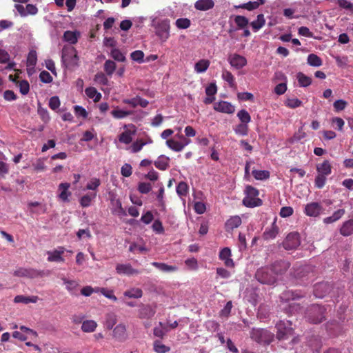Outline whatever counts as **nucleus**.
<instances>
[{
    "mask_svg": "<svg viewBox=\"0 0 353 353\" xmlns=\"http://www.w3.org/2000/svg\"><path fill=\"white\" fill-rule=\"evenodd\" d=\"M155 312L150 305H145L139 310V317L141 319H150L154 316Z\"/></svg>",
    "mask_w": 353,
    "mask_h": 353,
    "instance_id": "38",
    "label": "nucleus"
},
{
    "mask_svg": "<svg viewBox=\"0 0 353 353\" xmlns=\"http://www.w3.org/2000/svg\"><path fill=\"white\" fill-rule=\"evenodd\" d=\"M325 311L324 306L314 304L307 309L305 317L310 323L319 324L325 320Z\"/></svg>",
    "mask_w": 353,
    "mask_h": 353,
    "instance_id": "1",
    "label": "nucleus"
},
{
    "mask_svg": "<svg viewBox=\"0 0 353 353\" xmlns=\"http://www.w3.org/2000/svg\"><path fill=\"white\" fill-rule=\"evenodd\" d=\"M237 117L243 123L248 124L251 121V117L245 110H241L239 111Z\"/></svg>",
    "mask_w": 353,
    "mask_h": 353,
    "instance_id": "50",
    "label": "nucleus"
},
{
    "mask_svg": "<svg viewBox=\"0 0 353 353\" xmlns=\"http://www.w3.org/2000/svg\"><path fill=\"white\" fill-rule=\"evenodd\" d=\"M286 106L290 108H296L302 104V101L297 98L288 99L285 102Z\"/></svg>",
    "mask_w": 353,
    "mask_h": 353,
    "instance_id": "56",
    "label": "nucleus"
},
{
    "mask_svg": "<svg viewBox=\"0 0 353 353\" xmlns=\"http://www.w3.org/2000/svg\"><path fill=\"white\" fill-rule=\"evenodd\" d=\"M61 105L59 98L57 96L52 97L49 101V107L52 110H57Z\"/></svg>",
    "mask_w": 353,
    "mask_h": 353,
    "instance_id": "59",
    "label": "nucleus"
},
{
    "mask_svg": "<svg viewBox=\"0 0 353 353\" xmlns=\"http://www.w3.org/2000/svg\"><path fill=\"white\" fill-rule=\"evenodd\" d=\"M61 58L68 67L79 66V58L76 49L73 46H64L62 49Z\"/></svg>",
    "mask_w": 353,
    "mask_h": 353,
    "instance_id": "3",
    "label": "nucleus"
},
{
    "mask_svg": "<svg viewBox=\"0 0 353 353\" xmlns=\"http://www.w3.org/2000/svg\"><path fill=\"white\" fill-rule=\"evenodd\" d=\"M123 294L128 298L139 299L143 296V291L141 288H132L125 291Z\"/></svg>",
    "mask_w": 353,
    "mask_h": 353,
    "instance_id": "34",
    "label": "nucleus"
},
{
    "mask_svg": "<svg viewBox=\"0 0 353 353\" xmlns=\"http://www.w3.org/2000/svg\"><path fill=\"white\" fill-rule=\"evenodd\" d=\"M214 110L225 113V114H233L235 111L234 106L230 102L221 101L214 104Z\"/></svg>",
    "mask_w": 353,
    "mask_h": 353,
    "instance_id": "12",
    "label": "nucleus"
},
{
    "mask_svg": "<svg viewBox=\"0 0 353 353\" xmlns=\"http://www.w3.org/2000/svg\"><path fill=\"white\" fill-rule=\"evenodd\" d=\"M222 78L227 81L231 88L235 86V79L233 74L228 70H223L222 72Z\"/></svg>",
    "mask_w": 353,
    "mask_h": 353,
    "instance_id": "48",
    "label": "nucleus"
},
{
    "mask_svg": "<svg viewBox=\"0 0 353 353\" xmlns=\"http://www.w3.org/2000/svg\"><path fill=\"white\" fill-rule=\"evenodd\" d=\"M214 6L213 0H198L194 3V8L201 11L212 9Z\"/></svg>",
    "mask_w": 353,
    "mask_h": 353,
    "instance_id": "25",
    "label": "nucleus"
},
{
    "mask_svg": "<svg viewBox=\"0 0 353 353\" xmlns=\"http://www.w3.org/2000/svg\"><path fill=\"white\" fill-rule=\"evenodd\" d=\"M117 316L113 313H109L105 316V327L108 330H112L117 323Z\"/></svg>",
    "mask_w": 353,
    "mask_h": 353,
    "instance_id": "41",
    "label": "nucleus"
},
{
    "mask_svg": "<svg viewBox=\"0 0 353 353\" xmlns=\"http://www.w3.org/2000/svg\"><path fill=\"white\" fill-rule=\"evenodd\" d=\"M110 56L112 59L119 62H124L126 60L125 55L117 48H112L111 50Z\"/></svg>",
    "mask_w": 353,
    "mask_h": 353,
    "instance_id": "44",
    "label": "nucleus"
},
{
    "mask_svg": "<svg viewBox=\"0 0 353 353\" xmlns=\"http://www.w3.org/2000/svg\"><path fill=\"white\" fill-rule=\"evenodd\" d=\"M132 132L130 130H125L119 136V140L121 143L129 144L132 141Z\"/></svg>",
    "mask_w": 353,
    "mask_h": 353,
    "instance_id": "46",
    "label": "nucleus"
},
{
    "mask_svg": "<svg viewBox=\"0 0 353 353\" xmlns=\"http://www.w3.org/2000/svg\"><path fill=\"white\" fill-rule=\"evenodd\" d=\"M121 174L125 177H129L132 173V166L128 163H125L121 169Z\"/></svg>",
    "mask_w": 353,
    "mask_h": 353,
    "instance_id": "64",
    "label": "nucleus"
},
{
    "mask_svg": "<svg viewBox=\"0 0 353 353\" xmlns=\"http://www.w3.org/2000/svg\"><path fill=\"white\" fill-rule=\"evenodd\" d=\"M137 189L141 194H148L152 190V185L150 183L141 182L139 183Z\"/></svg>",
    "mask_w": 353,
    "mask_h": 353,
    "instance_id": "55",
    "label": "nucleus"
},
{
    "mask_svg": "<svg viewBox=\"0 0 353 353\" xmlns=\"http://www.w3.org/2000/svg\"><path fill=\"white\" fill-rule=\"evenodd\" d=\"M300 244V235L296 232L289 233L281 243V245L285 250H296Z\"/></svg>",
    "mask_w": 353,
    "mask_h": 353,
    "instance_id": "5",
    "label": "nucleus"
},
{
    "mask_svg": "<svg viewBox=\"0 0 353 353\" xmlns=\"http://www.w3.org/2000/svg\"><path fill=\"white\" fill-rule=\"evenodd\" d=\"M234 22L236 24L238 29H244L247 28L249 24L248 18L241 15L235 16Z\"/></svg>",
    "mask_w": 353,
    "mask_h": 353,
    "instance_id": "40",
    "label": "nucleus"
},
{
    "mask_svg": "<svg viewBox=\"0 0 353 353\" xmlns=\"http://www.w3.org/2000/svg\"><path fill=\"white\" fill-rule=\"evenodd\" d=\"M234 130L236 134H239L241 136H245L248 133V124L241 123L237 125L234 128Z\"/></svg>",
    "mask_w": 353,
    "mask_h": 353,
    "instance_id": "52",
    "label": "nucleus"
},
{
    "mask_svg": "<svg viewBox=\"0 0 353 353\" xmlns=\"http://www.w3.org/2000/svg\"><path fill=\"white\" fill-rule=\"evenodd\" d=\"M324 210L323 205L318 202H311L305 205L304 213L310 217H317Z\"/></svg>",
    "mask_w": 353,
    "mask_h": 353,
    "instance_id": "7",
    "label": "nucleus"
},
{
    "mask_svg": "<svg viewBox=\"0 0 353 353\" xmlns=\"http://www.w3.org/2000/svg\"><path fill=\"white\" fill-rule=\"evenodd\" d=\"M113 334L119 340H125L126 339V326L123 323L117 325L113 330Z\"/></svg>",
    "mask_w": 353,
    "mask_h": 353,
    "instance_id": "29",
    "label": "nucleus"
},
{
    "mask_svg": "<svg viewBox=\"0 0 353 353\" xmlns=\"http://www.w3.org/2000/svg\"><path fill=\"white\" fill-rule=\"evenodd\" d=\"M175 24L179 29H186L190 26L191 21L188 18H179L176 21Z\"/></svg>",
    "mask_w": 353,
    "mask_h": 353,
    "instance_id": "51",
    "label": "nucleus"
},
{
    "mask_svg": "<svg viewBox=\"0 0 353 353\" xmlns=\"http://www.w3.org/2000/svg\"><path fill=\"white\" fill-rule=\"evenodd\" d=\"M116 271L119 274H125L128 276L138 274L141 272L138 270L133 268L130 264H117Z\"/></svg>",
    "mask_w": 353,
    "mask_h": 353,
    "instance_id": "14",
    "label": "nucleus"
},
{
    "mask_svg": "<svg viewBox=\"0 0 353 353\" xmlns=\"http://www.w3.org/2000/svg\"><path fill=\"white\" fill-rule=\"evenodd\" d=\"M297 79L300 86L301 87H307L312 83V79L302 72H299L297 74Z\"/></svg>",
    "mask_w": 353,
    "mask_h": 353,
    "instance_id": "43",
    "label": "nucleus"
},
{
    "mask_svg": "<svg viewBox=\"0 0 353 353\" xmlns=\"http://www.w3.org/2000/svg\"><path fill=\"white\" fill-rule=\"evenodd\" d=\"M279 227L274 222L270 228H268L263 234V238L264 240L269 241L274 239L279 234Z\"/></svg>",
    "mask_w": 353,
    "mask_h": 353,
    "instance_id": "20",
    "label": "nucleus"
},
{
    "mask_svg": "<svg viewBox=\"0 0 353 353\" xmlns=\"http://www.w3.org/2000/svg\"><path fill=\"white\" fill-rule=\"evenodd\" d=\"M65 249L62 247H58L57 249H55L52 251H48V261L49 262H64V259L62 256L64 253Z\"/></svg>",
    "mask_w": 353,
    "mask_h": 353,
    "instance_id": "11",
    "label": "nucleus"
},
{
    "mask_svg": "<svg viewBox=\"0 0 353 353\" xmlns=\"http://www.w3.org/2000/svg\"><path fill=\"white\" fill-rule=\"evenodd\" d=\"M340 234L343 236H349L353 234V219L343 223L340 228Z\"/></svg>",
    "mask_w": 353,
    "mask_h": 353,
    "instance_id": "24",
    "label": "nucleus"
},
{
    "mask_svg": "<svg viewBox=\"0 0 353 353\" xmlns=\"http://www.w3.org/2000/svg\"><path fill=\"white\" fill-rule=\"evenodd\" d=\"M70 187V184L69 183H61L59 185V190L60 191L58 197L60 200L63 202H69V197L71 196L72 193L68 190Z\"/></svg>",
    "mask_w": 353,
    "mask_h": 353,
    "instance_id": "15",
    "label": "nucleus"
},
{
    "mask_svg": "<svg viewBox=\"0 0 353 353\" xmlns=\"http://www.w3.org/2000/svg\"><path fill=\"white\" fill-rule=\"evenodd\" d=\"M151 264L164 273H170L178 270L176 265H168L165 263L152 262Z\"/></svg>",
    "mask_w": 353,
    "mask_h": 353,
    "instance_id": "22",
    "label": "nucleus"
},
{
    "mask_svg": "<svg viewBox=\"0 0 353 353\" xmlns=\"http://www.w3.org/2000/svg\"><path fill=\"white\" fill-rule=\"evenodd\" d=\"M210 62L208 59H201L194 65V70L197 73L205 72L209 68Z\"/></svg>",
    "mask_w": 353,
    "mask_h": 353,
    "instance_id": "31",
    "label": "nucleus"
},
{
    "mask_svg": "<svg viewBox=\"0 0 353 353\" xmlns=\"http://www.w3.org/2000/svg\"><path fill=\"white\" fill-rule=\"evenodd\" d=\"M79 36V32L67 30L63 34V39L70 44H75L78 41Z\"/></svg>",
    "mask_w": 353,
    "mask_h": 353,
    "instance_id": "33",
    "label": "nucleus"
},
{
    "mask_svg": "<svg viewBox=\"0 0 353 353\" xmlns=\"http://www.w3.org/2000/svg\"><path fill=\"white\" fill-rule=\"evenodd\" d=\"M85 94L94 102H98L101 99V94L94 87H88L85 90Z\"/></svg>",
    "mask_w": 353,
    "mask_h": 353,
    "instance_id": "32",
    "label": "nucleus"
},
{
    "mask_svg": "<svg viewBox=\"0 0 353 353\" xmlns=\"http://www.w3.org/2000/svg\"><path fill=\"white\" fill-rule=\"evenodd\" d=\"M103 68L107 75L112 76L116 70V63L112 60H107Z\"/></svg>",
    "mask_w": 353,
    "mask_h": 353,
    "instance_id": "45",
    "label": "nucleus"
},
{
    "mask_svg": "<svg viewBox=\"0 0 353 353\" xmlns=\"http://www.w3.org/2000/svg\"><path fill=\"white\" fill-rule=\"evenodd\" d=\"M98 326L97 323L94 320H85L82 322L81 330L83 332H94Z\"/></svg>",
    "mask_w": 353,
    "mask_h": 353,
    "instance_id": "28",
    "label": "nucleus"
},
{
    "mask_svg": "<svg viewBox=\"0 0 353 353\" xmlns=\"http://www.w3.org/2000/svg\"><path fill=\"white\" fill-rule=\"evenodd\" d=\"M232 308V301H228L223 309L220 311L219 315L221 317H228Z\"/></svg>",
    "mask_w": 353,
    "mask_h": 353,
    "instance_id": "57",
    "label": "nucleus"
},
{
    "mask_svg": "<svg viewBox=\"0 0 353 353\" xmlns=\"http://www.w3.org/2000/svg\"><path fill=\"white\" fill-rule=\"evenodd\" d=\"M101 185L99 179L93 178L86 185V190H95Z\"/></svg>",
    "mask_w": 353,
    "mask_h": 353,
    "instance_id": "60",
    "label": "nucleus"
},
{
    "mask_svg": "<svg viewBox=\"0 0 353 353\" xmlns=\"http://www.w3.org/2000/svg\"><path fill=\"white\" fill-rule=\"evenodd\" d=\"M252 174L256 180H265L270 177V172L268 170H253Z\"/></svg>",
    "mask_w": 353,
    "mask_h": 353,
    "instance_id": "42",
    "label": "nucleus"
},
{
    "mask_svg": "<svg viewBox=\"0 0 353 353\" xmlns=\"http://www.w3.org/2000/svg\"><path fill=\"white\" fill-rule=\"evenodd\" d=\"M277 333L276 338L279 340H285L288 339L290 336L294 334L293 329L291 327H286L283 326V324H279L277 325Z\"/></svg>",
    "mask_w": 353,
    "mask_h": 353,
    "instance_id": "16",
    "label": "nucleus"
},
{
    "mask_svg": "<svg viewBox=\"0 0 353 353\" xmlns=\"http://www.w3.org/2000/svg\"><path fill=\"white\" fill-rule=\"evenodd\" d=\"M94 81L103 85H107L108 82L107 77L102 72H98L95 74Z\"/></svg>",
    "mask_w": 353,
    "mask_h": 353,
    "instance_id": "63",
    "label": "nucleus"
},
{
    "mask_svg": "<svg viewBox=\"0 0 353 353\" xmlns=\"http://www.w3.org/2000/svg\"><path fill=\"white\" fill-rule=\"evenodd\" d=\"M133 114L132 111L123 110L119 108H115L111 111L112 116L117 119H121L127 117Z\"/></svg>",
    "mask_w": 353,
    "mask_h": 353,
    "instance_id": "36",
    "label": "nucleus"
},
{
    "mask_svg": "<svg viewBox=\"0 0 353 353\" xmlns=\"http://www.w3.org/2000/svg\"><path fill=\"white\" fill-rule=\"evenodd\" d=\"M152 230L158 234H163L164 232V228L162 223L159 219L154 221L152 225Z\"/></svg>",
    "mask_w": 353,
    "mask_h": 353,
    "instance_id": "62",
    "label": "nucleus"
},
{
    "mask_svg": "<svg viewBox=\"0 0 353 353\" xmlns=\"http://www.w3.org/2000/svg\"><path fill=\"white\" fill-rule=\"evenodd\" d=\"M188 192V186L185 182L181 181L176 186L177 194L182 196H185Z\"/></svg>",
    "mask_w": 353,
    "mask_h": 353,
    "instance_id": "53",
    "label": "nucleus"
},
{
    "mask_svg": "<svg viewBox=\"0 0 353 353\" xmlns=\"http://www.w3.org/2000/svg\"><path fill=\"white\" fill-rule=\"evenodd\" d=\"M14 275L19 277L34 278L38 275V273L33 269L19 268L14 272Z\"/></svg>",
    "mask_w": 353,
    "mask_h": 353,
    "instance_id": "19",
    "label": "nucleus"
},
{
    "mask_svg": "<svg viewBox=\"0 0 353 353\" xmlns=\"http://www.w3.org/2000/svg\"><path fill=\"white\" fill-rule=\"evenodd\" d=\"M326 181V176H323L322 174H318L315 178V186L319 189L322 188Z\"/></svg>",
    "mask_w": 353,
    "mask_h": 353,
    "instance_id": "58",
    "label": "nucleus"
},
{
    "mask_svg": "<svg viewBox=\"0 0 353 353\" xmlns=\"http://www.w3.org/2000/svg\"><path fill=\"white\" fill-rule=\"evenodd\" d=\"M290 264L285 260H279L272 264V271L276 275L283 274L290 268Z\"/></svg>",
    "mask_w": 353,
    "mask_h": 353,
    "instance_id": "10",
    "label": "nucleus"
},
{
    "mask_svg": "<svg viewBox=\"0 0 353 353\" xmlns=\"http://www.w3.org/2000/svg\"><path fill=\"white\" fill-rule=\"evenodd\" d=\"M181 137L183 138V141H177L170 139L166 141V145L169 148L175 152H181L190 142V141L186 139L184 136H181Z\"/></svg>",
    "mask_w": 353,
    "mask_h": 353,
    "instance_id": "9",
    "label": "nucleus"
},
{
    "mask_svg": "<svg viewBox=\"0 0 353 353\" xmlns=\"http://www.w3.org/2000/svg\"><path fill=\"white\" fill-rule=\"evenodd\" d=\"M332 285L327 282H321L316 283L314 287V295L316 298H323L330 292Z\"/></svg>",
    "mask_w": 353,
    "mask_h": 353,
    "instance_id": "8",
    "label": "nucleus"
},
{
    "mask_svg": "<svg viewBox=\"0 0 353 353\" xmlns=\"http://www.w3.org/2000/svg\"><path fill=\"white\" fill-rule=\"evenodd\" d=\"M307 63L314 67H319L322 65V59L315 54H310L307 59Z\"/></svg>",
    "mask_w": 353,
    "mask_h": 353,
    "instance_id": "37",
    "label": "nucleus"
},
{
    "mask_svg": "<svg viewBox=\"0 0 353 353\" xmlns=\"http://www.w3.org/2000/svg\"><path fill=\"white\" fill-rule=\"evenodd\" d=\"M230 256L231 250L229 248H224L219 252V259L222 261H224L225 265L227 267L233 268L234 266V263Z\"/></svg>",
    "mask_w": 353,
    "mask_h": 353,
    "instance_id": "17",
    "label": "nucleus"
},
{
    "mask_svg": "<svg viewBox=\"0 0 353 353\" xmlns=\"http://www.w3.org/2000/svg\"><path fill=\"white\" fill-rule=\"evenodd\" d=\"M170 20L164 19L160 21L156 27V34L163 41H165L170 37Z\"/></svg>",
    "mask_w": 353,
    "mask_h": 353,
    "instance_id": "6",
    "label": "nucleus"
},
{
    "mask_svg": "<svg viewBox=\"0 0 353 353\" xmlns=\"http://www.w3.org/2000/svg\"><path fill=\"white\" fill-rule=\"evenodd\" d=\"M265 23V20L264 18V15L263 14H259L257 15V19L255 21H253L250 23V26H252L253 30L254 32L260 30Z\"/></svg>",
    "mask_w": 353,
    "mask_h": 353,
    "instance_id": "35",
    "label": "nucleus"
},
{
    "mask_svg": "<svg viewBox=\"0 0 353 353\" xmlns=\"http://www.w3.org/2000/svg\"><path fill=\"white\" fill-rule=\"evenodd\" d=\"M17 86L19 87V91L23 95H26L29 92L30 85L27 80L18 81L17 82Z\"/></svg>",
    "mask_w": 353,
    "mask_h": 353,
    "instance_id": "47",
    "label": "nucleus"
},
{
    "mask_svg": "<svg viewBox=\"0 0 353 353\" xmlns=\"http://www.w3.org/2000/svg\"><path fill=\"white\" fill-rule=\"evenodd\" d=\"M39 300L37 296H26L24 295H17L14 299V302L16 303L28 304L30 303H36Z\"/></svg>",
    "mask_w": 353,
    "mask_h": 353,
    "instance_id": "27",
    "label": "nucleus"
},
{
    "mask_svg": "<svg viewBox=\"0 0 353 353\" xmlns=\"http://www.w3.org/2000/svg\"><path fill=\"white\" fill-rule=\"evenodd\" d=\"M131 59L139 63L143 62L144 53L141 50H135L130 54Z\"/></svg>",
    "mask_w": 353,
    "mask_h": 353,
    "instance_id": "54",
    "label": "nucleus"
},
{
    "mask_svg": "<svg viewBox=\"0 0 353 353\" xmlns=\"http://www.w3.org/2000/svg\"><path fill=\"white\" fill-rule=\"evenodd\" d=\"M256 279L263 284L273 285L276 281V275L272 271V268L261 267L255 273Z\"/></svg>",
    "mask_w": 353,
    "mask_h": 353,
    "instance_id": "4",
    "label": "nucleus"
},
{
    "mask_svg": "<svg viewBox=\"0 0 353 353\" xmlns=\"http://www.w3.org/2000/svg\"><path fill=\"white\" fill-rule=\"evenodd\" d=\"M169 157L161 155L154 161V164L157 168L161 170H165L169 167Z\"/></svg>",
    "mask_w": 353,
    "mask_h": 353,
    "instance_id": "30",
    "label": "nucleus"
},
{
    "mask_svg": "<svg viewBox=\"0 0 353 353\" xmlns=\"http://www.w3.org/2000/svg\"><path fill=\"white\" fill-rule=\"evenodd\" d=\"M39 79L41 82L46 83H49L52 81V77L50 75V74L48 72H47L46 70H43L40 72Z\"/></svg>",
    "mask_w": 353,
    "mask_h": 353,
    "instance_id": "61",
    "label": "nucleus"
},
{
    "mask_svg": "<svg viewBox=\"0 0 353 353\" xmlns=\"http://www.w3.org/2000/svg\"><path fill=\"white\" fill-rule=\"evenodd\" d=\"M267 330L264 329H254L251 331V338L257 343H263L265 341V336L267 334Z\"/></svg>",
    "mask_w": 353,
    "mask_h": 353,
    "instance_id": "21",
    "label": "nucleus"
},
{
    "mask_svg": "<svg viewBox=\"0 0 353 353\" xmlns=\"http://www.w3.org/2000/svg\"><path fill=\"white\" fill-rule=\"evenodd\" d=\"M242 221L239 216H230L225 223V229L227 232L232 231L234 229L239 227Z\"/></svg>",
    "mask_w": 353,
    "mask_h": 353,
    "instance_id": "18",
    "label": "nucleus"
},
{
    "mask_svg": "<svg viewBox=\"0 0 353 353\" xmlns=\"http://www.w3.org/2000/svg\"><path fill=\"white\" fill-rule=\"evenodd\" d=\"M230 64L236 69H241L247 64V59L238 54L230 55L228 58Z\"/></svg>",
    "mask_w": 353,
    "mask_h": 353,
    "instance_id": "13",
    "label": "nucleus"
},
{
    "mask_svg": "<svg viewBox=\"0 0 353 353\" xmlns=\"http://www.w3.org/2000/svg\"><path fill=\"white\" fill-rule=\"evenodd\" d=\"M316 170L318 174L327 176L332 172V166L327 160H325L322 163L316 165Z\"/></svg>",
    "mask_w": 353,
    "mask_h": 353,
    "instance_id": "26",
    "label": "nucleus"
},
{
    "mask_svg": "<svg viewBox=\"0 0 353 353\" xmlns=\"http://www.w3.org/2000/svg\"><path fill=\"white\" fill-rule=\"evenodd\" d=\"M153 349L157 353H166L170 350V347L163 345L159 340L154 341Z\"/></svg>",
    "mask_w": 353,
    "mask_h": 353,
    "instance_id": "39",
    "label": "nucleus"
},
{
    "mask_svg": "<svg viewBox=\"0 0 353 353\" xmlns=\"http://www.w3.org/2000/svg\"><path fill=\"white\" fill-rule=\"evenodd\" d=\"M245 196L243 199V204L248 208H254L262 205V200L259 199V190L251 186L247 185L245 190Z\"/></svg>",
    "mask_w": 353,
    "mask_h": 353,
    "instance_id": "2",
    "label": "nucleus"
},
{
    "mask_svg": "<svg viewBox=\"0 0 353 353\" xmlns=\"http://www.w3.org/2000/svg\"><path fill=\"white\" fill-rule=\"evenodd\" d=\"M96 197V194H85L80 199V205L83 208L88 207L91 205L92 201Z\"/></svg>",
    "mask_w": 353,
    "mask_h": 353,
    "instance_id": "49",
    "label": "nucleus"
},
{
    "mask_svg": "<svg viewBox=\"0 0 353 353\" xmlns=\"http://www.w3.org/2000/svg\"><path fill=\"white\" fill-rule=\"evenodd\" d=\"M265 3V0H256L254 1H249L239 6H235L234 7L236 8H242L252 11L258 8L261 5H263Z\"/></svg>",
    "mask_w": 353,
    "mask_h": 353,
    "instance_id": "23",
    "label": "nucleus"
}]
</instances>
